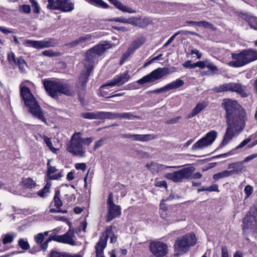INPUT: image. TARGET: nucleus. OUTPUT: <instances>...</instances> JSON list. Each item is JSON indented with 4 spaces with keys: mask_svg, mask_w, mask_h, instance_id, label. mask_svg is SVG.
Here are the masks:
<instances>
[{
    "mask_svg": "<svg viewBox=\"0 0 257 257\" xmlns=\"http://www.w3.org/2000/svg\"><path fill=\"white\" fill-rule=\"evenodd\" d=\"M61 0H48L47 8L49 10H60Z\"/></svg>",
    "mask_w": 257,
    "mask_h": 257,
    "instance_id": "nucleus-31",
    "label": "nucleus"
},
{
    "mask_svg": "<svg viewBox=\"0 0 257 257\" xmlns=\"http://www.w3.org/2000/svg\"><path fill=\"white\" fill-rule=\"evenodd\" d=\"M230 172L228 170H224L221 172L215 174L213 176V178L215 180H218L220 179L230 176Z\"/></svg>",
    "mask_w": 257,
    "mask_h": 257,
    "instance_id": "nucleus-36",
    "label": "nucleus"
},
{
    "mask_svg": "<svg viewBox=\"0 0 257 257\" xmlns=\"http://www.w3.org/2000/svg\"><path fill=\"white\" fill-rule=\"evenodd\" d=\"M75 167L76 169L77 170H81L83 172L86 170V166L85 163H76L75 165Z\"/></svg>",
    "mask_w": 257,
    "mask_h": 257,
    "instance_id": "nucleus-60",
    "label": "nucleus"
},
{
    "mask_svg": "<svg viewBox=\"0 0 257 257\" xmlns=\"http://www.w3.org/2000/svg\"><path fill=\"white\" fill-rule=\"evenodd\" d=\"M51 240H53V235L50 236L46 241L43 243H41V247L45 251L48 247V243Z\"/></svg>",
    "mask_w": 257,
    "mask_h": 257,
    "instance_id": "nucleus-51",
    "label": "nucleus"
},
{
    "mask_svg": "<svg viewBox=\"0 0 257 257\" xmlns=\"http://www.w3.org/2000/svg\"><path fill=\"white\" fill-rule=\"evenodd\" d=\"M253 138V135L249 136L247 138L244 140L242 142H241L237 146H236L233 150L230 151L229 152L221 154L220 156H228L230 155H232L234 154L233 152L234 150H237L239 149H241L245 147L248 143L250 142V141Z\"/></svg>",
    "mask_w": 257,
    "mask_h": 257,
    "instance_id": "nucleus-25",
    "label": "nucleus"
},
{
    "mask_svg": "<svg viewBox=\"0 0 257 257\" xmlns=\"http://www.w3.org/2000/svg\"><path fill=\"white\" fill-rule=\"evenodd\" d=\"M50 257H82L80 254H71L69 252L57 251H52L50 253Z\"/></svg>",
    "mask_w": 257,
    "mask_h": 257,
    "instance_id": "nucleus-26",
    "label": "nucleus"
},
{
    "mask_svg": "<svg viewBox=\"0 0 257 257\" xmlns=\"http://www.w3.org/2000/svg\"><path fill=\"white\" fill-rule=\"evenodd\" d=\"M257 157V153L250 155L242 161L243 163L248 162Z\"/></svg>",
    "mask_w": 257,
    "mask_h": 257,
    "instance_id": "nucleus-63",
    "label": "nucleus"
},
{
    "mask_svg": "<svg viewBox=\"0 0 257 257\" xmlns=\"http://www.w3.org/2000/svg\"><path fill=\"white\" fill-rule=\"evenodd\" d=\"M246 21L251 28L257 30V18L254 17H249L247 18Z\"/></svg>",
    "mask_w": 257,
    "mask_h": 257,
    "instance_id": "nucleus-39",
    "label": "nucleus"
},
{
    "mask_svg": "<svg viewBox=\"0 0 257 257\" xmlns=\"http://www.w3.org/2000/svg\"><path fill=\"white\" fill-rule=\"evenodd\" d=\"M43 85L47 94L54 99H58L62 94L67 96L73 94L69 84L58 80H45Z\"/></svg>",
    "mask_w": 257,
    "mask_h": 257,
    "instance_id": "nucleus-2",
    "label": "nucleus"
},
{
    "mask_svg": "<svg viewBox=\"0 0 257 257\" xmlns=\"http://www.w3.org/2000/svg\"><path fill=\"white\" fill-rule=\"evenodd\" d=\"M157 138V136L153 134L148 135H139L134 134L133 141L147 142L154 140Z\"/></svg>",
    "mask_w": 257,
    "mask_h": 257,
    "instance_id": "nucleus-23",
    "label": "nucleus"
},
{
    "mask_svg": "<svg viewBox=\"0 0 257 257\" xmlns=\"http://www.w3.org/2000/svg\"><path fill=\"white\" fill-rule=\"evenodd\" d=\"M30 3L33 12L37 14H39L40 12V8L38 3L35 0H31Z\"/></svg>",
    "mask_w": 257,
    "mask_h": 257,
    "instance_id": "nucleus-44",
    "label": "nucleus"
},
{
    "mask_svg": "<svg viewBox=\"0 0 257 257\" xmlns=\"http://www.w3.org/2000/svg\"><path fill=\"white\" fill-rule=\"evenodd\" d=\"M206 68L209 69L212 72L215 73L218 71L217 68L212 63L208 60Z\"/></svg>",
    "mask_w": 257,
    "mask_h": 257,
    "instance_id": "nucleus-52",
    "label": "nucleus"
},
{
    "mask_svg": "<svg viewBox=\"0 0 257 257\" xmlns=\"http://www.w3.org/2000/svg\"><path fill=\"white\" fill-rule=\"evenodd\" d=\"M18 245L24 251L27 250L30 248L27 239L20 238L18 241Z\"/></svg>",
    "mask_w": 257,
    "mask_h": 257,
    "instance_id": "nucleus-38",
    "label": "nucleus"
},
{
    "mask_svg": "<svg viewBox=\"0 0 257 257\" xmlns=\"http://www.w3.org/2000/svg\"><path fill=\"white\" fill-rule=\"evenodd\" d=\"M130 78L129 71L127 70L123 73L115 76L112 79L107 81L105 84L101 85L100 87L104 88L106 86L112 87L117 85H122L127 82Z\"/></svg>",
    "mask_w": 257,
    "mask_h": 257,
    "instance_id": "nucleus-13",
    "label": "nucleus"
},
{
    "mask_svg": "<svg viewBox=\"0 0 257 257\" xmlns=\"http://www.w3.org/2000/svg\"><path fill=\"white\" fill-rule=\"evenodd\" d=\"M89 3L99 6L102 8L107 9L109 6L102 0H86Z\"/></svg>",
    "mask_w": 257,
    "mask_h": 257,
    "instance_id": "nucleus-37",
    "label": "nucleus"
},
{
    "mask_svg": "<svg viewBox=\"0 0 257 257\" xmlns=\"http://www.w3.org/2000/svg\"><path fill=\"white\" fill-rule=\"evenodd\" d=\"M116 8L122 11L123 12H126L130 14H133L136 13V11L135 10H132L131 8H128V7L123 5L121 3H120L118 4Z\"/></svg>",
    "mask_w": 257,
    "mask_h": 257,
    "instance_id": "nucleus-40",
    "label": "nucleus"
},
{
    "mask_svg": "<svg viewBox=\"0 0 257 257\" xmlns=\"http://www.w3.org/2000/svg\"><path fill=\"white\" fill-rule=\"evenodd\" d=\"M195 170L193 167L185 168L173 173H166L165 175V177L176 183L180 182L184 179H190Z\"/></svg>",
    "mask_w": 257,
    "mask_h": 257,
    "instance_id": "nucleus-10",
    "label": "nucleus"
},
{
    "mask_svg": "<svg viewBox=\"0 0 257 257\" xmlns=\"http://www.w3.org/2000/svg\"><path fill=\"white\" fill-rule=\"evenodd\" d=\"M222 106L225 110L227 126L223 139L219 145L220 147L227 145L234 136L242 132L247 120L245 109L236 100L224 99Z\"/></svg>",
    "mask_w": 257,
    "mask_h": 257,
    "instance_id": "nucleus-1",
    "label": "nucleus"
},
{
    "mask_svg": "<svg viewBox=\"0 0 257 257\" xmlns=\"http://www.w3.org/2000/svg\"><path fill=\"white\" fill-rule=\"evenodd\" d=\"M75 237L74 230L69 229L63 235H53V240L71 245H78L79 243L75 241Z\"/></svg>",
    "mask_w": 257,
    "mask_h": 257,
    "instance_id": "nucleus-14",
    "label": "nucleus"
},
{
    "mask_svg": "<svg viewBox=\"0 0 257 257\" xmlns=\"http://www.w3.org/2000/svg\"><path fill=\"white\" fill-rule=\"evenodd\" d=\"M107 236L103 238L101 240H99L95 246L96 250V257H104L103 255V250L107 244Z\"/></svg>",
    "mask_w": 257,
    "mask_h": 257,
    "instance_id": "nucleus-17",
    "label": "nucleus"
},
{
    "mask_svg": "<svg viewBox=\"0 0 257 257\" xmlns=\"http://www.w3.org/2000/svg\"><path fill=\"white\" fill-rule=\"evenodd\" d=\"M217 133L211 131L205 136L196 142L192 146V150H202L211 145L217 137Z\"/></svg>",
    "mask_w": 257,
    "mask_h": 257,
    "instance_id": "nucleus-11",
    "label": "nucleus"
},
{
    "mask_svg": "<svg viewBox=\"0 0 257 257\" xmlns=\"http://www.w3.org/2000/svg\"><path fill=\"white\" fill-rule=\"evenodd\" d=\"M25 44L29 45L37 49H42L45 48L54 47L56 45V43L52 39H44L41 41L27 40L25 42Z\"/></svg>",
    "mask_w": 257,
    "mask_h": 257,
    "instance_id": "nucleus-16",
    "label": "nucleus"
},
{
    "mask_svg": "<svg viewBox=\"0 0 257 257\" xmlns=\"http://www.w3.org/2000/svg\"><path fill=\"white\" fill-rule=\"evenodd\" d=\"M233 60L228 65L233 67H240L257 60V51L253 49H244L239 53H232Z\"/></svg>",
    "mask_w": 257,
    "mask_h": 257,
    "instance_id": "nucleus-4",
    "label": "nucleus"
},
{
    "mask_svg": "<svg viewBox=\"0 0 257 257\" xmlns=\"http://www.w3.org/2000/svg\"><path fill=\"white\" fill-rule=\"evenodd\" d=\"M80 133H76L71 138V141L67 145V150L73 155L84 157L85 150L82 144Z\"/></svg>",
    "mask_w": 257,
    "mask_h": 257,
    "instance_id": "nucleus-6",
    "label": "nucleus"
},
{
    "mask_svg": "<svg viewBox=\"0 0 257 257\" xmlns=\"http://www.w3.org/2000/svg\"><path fill=\"white\" fill-rule=\"evenodd\" d=\"M14 239V236L9 234H6L3 238V242L4 244H7L11 242Z\"/></svg>",
    "mask_w": 257,
    "mask_h": 257,
    "instance_id": "nucleus-48",
    "label": "nucleus"
},
{
    "mask_svg": "<svg viewBox=\"0 0 257 257\" xmlns=\"http://www.w3.org/2000/svg\"><path fill=\"white\" fill-rule=\"evenodd\" d=\"M140 20V18H133L128 19L127 24H131L136 26H139L138 21Z\"/></svg>",
    "mask_w": 257,
    "mask_h": 257,
    "instance_id": "nucleus-54",
    "label": "nucleus"
},
{
    "mask_svg": "<svg viewBox=\"0 0 257 257\" xmlns=\"http://www.w3.org/2000/svg\"><path fill=\"white\" fill-rule=\"evenodd\" d=\"M102 119H114L116 118L120 119V113H115L111 112L102 111Z\"/></svg>",
    "mask_w": 257,
    "mask_h": 257,
    "instance_id": "nucleus-33",
    "label": "nucleus"
},
{
    "mask_svg": "<svg viewBox=\"0 0 257 257\" xmlns=\"http://www.w3.org/2000/svg\"><path fill=\"white\" fill-rule=\"evenodd\" d=\"M184 84V81L180 79H178L175 81L172 82L170 83H169L166 85L167 91L177 89L181 86H182Z\"/></svg>",
    "mask_w": 257,
    "mask_h": 257,
    "instance_id": "nucleus-29",
    "label": "nucleus"
},
{
    "mask_svg": "<svg viewBox=\"0 0 257 257\" xmlns=\"http://www.w3.org/2000/svg\"><path fill=\"white\" fill-rule=\"evenodd\" d=\"M112 233V227L109 226L107 227L105 231L102 233V236L100 237L99 240H101V239L104 238L106 236H107V240L109 238V235L110 234Z\"/></svg>",
    "mask_w": 257,
    "mask_h": 257,
    "instance_id": "nucleus-50",
    "label": "nucleus"
},
{
    "mask_svg": "<svg viewBox=\"0 0 257 257\" xmlns=\"http://www.w3.org/2000/svg\"><path fill=\"white\" fill-rule=\"evenodd\" d=\"M35 240L37 243H41L44 239V235L42 233H39L36 235L34 237Z\"/></svg>",
    "mask_w": 257,
    "mask_h": 257,
    "instance_id": "nucleus-49",
    "label": "nucleus"
},
{
    "mask_svg": "<svg viewBox=\"0 0 257 257\" xmlns=\"http://www.w3.org/2000/svg\"><path fill=\"white\" fill-rule=\"evenodd\" d=\"M17 66L21 73H25L26 72L28 66L27 63L24 59L21 58L17 59Z\"/></svg>",
    "mask_w": 257,
    "mask_h": 257,
    "instance_id": "nucleus-35",
    "label": "nucleus"
},
{
    "mask_svg": "<svg viewBox=\"0 0 257 257\" xmlns=\"http://www.w3.org/2000/svg\"><path fill=\"white\" fill-rule=\"evenodd\" d=\"M145 42V39L144 37L140 38L134 41L127 49L128 52H133L139 48Z\"/></svg>",
    "mask_w": 257,
    "mask_h": 257,
    "instance_id": "nucleus-27",
    "label": "nucleus"
},
{
    "mask_svg": "<svg viewBox=\"0 0 257 257\" xmlns=\"http://www.w3.org/2000/svg\"><path fill=\"white\" fill-rule=\"evenodd\" d=\"M253 221L255 222V218L250 213H247L242 219V229L245 230L251 228L253 225Z\"/></svg>",
    "mask_w": 257,
    "mask_h": 257,
    "instance_id": "nucleus-19",
    "label": "nucleus"
},
{
    "mask_svg": "<svg viewBox=\"0 0 257 257\" xmlns=\"http://www.w3.org/2000/svg\"><path fill=\"white\" fill-rule=\"evenodd\" d=\"M208 105V102L206 101H200L196 104L195 108L193 109L191 113L188 114V118H191L202 110H203Z\"/></svg>",
    "mask_w": 257,
    "mask_h": 257,
    "instance_id": "nucleus-22",
    "label": "nucleus"
},
{
    "mask_svg": "<svg viewBox=\"0 0 257 257\" xmlns=\"http://www.w3.org/2000/svg\"><path fill=\"white\" fill-rule=\"evenodd\" d=\"M172 72L168 68L163 67L158 68L151 73L147 75L142 78L139 79L137 82L141 85L144 84L146 83L154 82L155 81L161 79L164 76H167Z\"/></svg>",
    "mask_w": 257,
    "mask_h": 257,
    "instance_id": "nucleus-9",
    "label": "nucleus"
},
{
    "mask_svg": "<svg viewBox=\"0 0 257 257\" xmlns=\"http://www.w3.org/2000/svg\"><path fill=\"white\" fill-rule=\"evenodd\" d=\"M62 176L63 175L62 174V172H60L54 175L51 174L50 175H48L47 177L49 180H58L61 178Z\"/></svg>",
    "mask_w": 257,
    "mask_h": 257,
    "instance_id": "nucleus-56",
    "label": "nucleus"
},
{
    "mask_svg": "<svg viewBox=\"0 0 257 257\" xmlns=\"http://www.w3.org/2000/svg\"><path fill=\"white\" fill-rule=\"evenodd\" d=\"M8 59L9 62L10 64H15L16 63V59H15V55L13 52H10L8 53Z\"/></svg>",
    "mask_w": 257,
    "mask_h": 257,
    "instance_id": "nucleus-53",
    "label": "nucleus"
},
{
    "mask_svg": "<svg viewBox=\"0 0 257 257\" xmlns=\"http://www.w3.org/2000/svg\"><path fill=\"white\" fill-rule=\"evenodd\" d=\"M150 247L152 253L157 257L165 255L168 251L167 244L161 241L151 243Z\"/></svg>",
    "mask_w": 257,
    "mask_h": 257,
    "instance_id": "nucleus-15",
    "label": "nucleus"
},
{
    "mask_svg": "<svg viewBox=\"0 0 257 257\" xmlns=\"http://www.w3.org/2000/svg\"><path fill=\"white\" fill-rule=\"evenodd\" d=\"M49 192V191H48L47 190H45L43 188L42 189L40 190L37 192V194L38 196L41 197H45L47 196V194Z\"/></svg>",
    "mask_w": 257,
    "mask_h": 257,
    "instance_id": "nucleus-64",
    "label": "nucleus"
},
{
    "mask_svg": "<svg viewBox=\"0 0 257 257\" xmlns=\"http://www.w3.org/2000/svg\"><path fill=\"white\" fill-rule=\"evenodd\" d=\"M60 191L57 190L53 198V202L54 203V206L56 208H60L63 205V202L60 199Z\"/></svg>",
    "mask_w": 257,
    "mask_h": 257,
    "instance_id": "nucleus-32",
    "label": "nucleus"
},
{
    "mask_svg": "<svg viewBox=\"0 0 257 257\" xmlns=\"http://www.w3.org/2000/svg\"><path fill=\"white\" fill-rule=\"evenodd\" d=\"M199 27H203L204 28H209L213 29V25L207 21H199Z\"/></svg>",
    "mask_w": 257,
    "mask_h": 257,
    "instance_id": "nucleus-47",
    "label": "nucleus"
},
{
    "mask_svg": "<svg viewBox=\"0 0 257 257\" xmlns=\"http://www.w3.org/2000/svg\"><path fill=\"white\" fill-rule=\"evenodd\" d=\"M60 10L64 12L72 11L74 9V4L69 0H61Z\"/></svg>",
    "mask_w": 257,
    "mask_h": 257,
    "instance_id": "nucleus-24",
    "label": "nucleus"
},
{
    "mask_svg": "<svg viewBox=\"0 0 257 257\" xmlns=\"http://www.w3.org/2000/svg\"><path fill=\"white\" fill-rule=\"evenodd\" d=\"M20 11L26 14H29L31 12V8L29 5H24L20 7Z\"/></svg>",
    "mask_w": 257,
    "mask_h": 257,
    "instance_id": "nucleus-58",
    "label": "nucleus"
},
{
    "mask_svg": "<svg viewBox=\"0 0 257 257\" xmlns=\"http://www.w3.org/2000/svg\"><path fill=\"white\" fill-rule=\"evenodd\" d=\"M244 192L246 195L245 199H246L253 193L252 187L249 185L246 186L244 188Z\"/></svg>",
    "mask_w": 257,
    "mask_h": 257,
    "instance_id": "nucleus-46",
    "label": "nucleus"
},
{
    "mask_svg": "<svg viewBox=\"0 0 257 257\" xmlns=\"http://www.w3.org/2000/svg\"><path fill=\"white\" fill-rule=\"evenodd\" d=\"M20 93L25 104L29 107V111L38 119L43 121H46L41 107L29 88L26 86L21 87Z\"/></svg>",
    "mask_w": 257,
    "mask_h": 257,
    "instance_id": "nucleus-3",
    "label": "nucleus"
},
{
    "mask_svg": "<svg viewBox=\"0 0 257 257\" xmlns=\"http://www.w3.org/2000/svg\"><path fill=\"white\" fill-rule=\"evenodd\" d=\"M21 183L23 186L28 188H32L36 186L35 182L30 178H24Z\"/></svg>",
    "mask_w": 257,
    "mask_h": 257,
    "instance_id": "nucleus-34",
    "label": "nucleus"
},
{
    "mask_svg": "<svg viewBox=\"0 0 257 257\" xmlns=\"http://www.w3.org/2000/svg\"><path fill=\"white\" fill-rule=\"evenodd\" d=\"M86 72H82L81 74V76L79 77L80 82H81V86L83 88L85 87L86 85L88 78L90 74L92 71V67L89 66L87 69H85Z\"/></svg>",
    "mask_w": 257,
    "mask_h": 257,
    "instance_id": "nucleus-28",
    "label": "nucleus"
},
{
    "mask_svg": "<svg viewBox=\"0 0 257 257\" xmlns=\"http://www.w3.org/2000/svg\"><path fill=\"white\" fill-rule=\"evenodd\" d=\"M221 257H229L228 249L226 246L221 247Z\"/></svg>",
    "mask_w": 257,
    "mask_h": 257,
    "instance_id": "nucleus-62",
    "label": "nucleus"
},
{
    "mask_svg": "<svg viewBox=\"0 0 257 257\" xmlns=\"http://www.w3.org/2000/svg\"><path fill=\"white\" fill-rule=\"evenodd\" d=\"M107 204L108 213L106 221L109 222L113 218L119 216L121 214V211L120 206L115 204L113 202V197L112 192L109 193Z\"/></svg>",
    "mask_w": 257,
    "mask_h": 257,
    "instance_id": "nucleus-12",
    "label": "nucleus"
},
{
    "mask_svg": "<svg viewBox=\"0 0 257 257\" xmlns=\"http://www.w3.org/2000/svg\"><path fill=\"white\" fill-rule=\"evenodd\" d=\"M43 140L44 142L47 145V147L50 149V150L53 153H55L57 151V149L53 147V144L51 142L50 139L44 136L43 137Z\"/></svg>",
    "mask_w": 257,
    "mask_h": 257,
    "instance_id": "nucleus-42",
    "label": "nucleus"
},
{
    "mask_svg": "<svg viewBox=\"0 0 257 257\" xmlns=\"http://www.w3.org/2000/svg\"><path fill=\"white\" fill-rule=\"evenodd\" d=\"M42 54L48 57H56L60 55L59 52H54L52 50H47L42 52Z\"/></svg>",
    "mask_w": 257,
    "mask_h": 257,
    "instance_id": "nucleus-45",
    "label": "nucleus"
},
{
    "mask_svg": "<svg viewBox=\"0 0 257 257\" xmlns=\"http://www.w3.org/2000/svg\"><path fill=\"white\" fill-rule=\"evenodd\" d=\"M136 116L131 112L120 113V119H126L128 120H133Z\"/></svg>",
    "mask_w": 257,
    "mask_h": 257,
    "instance_id": "nucleus-43",
    "label": "nucleus"
},
{
    "mask_svg": "<svg viewBox=\"0 0 257 257\" xmlns=\"http://www.w3.org/2000/svg\"><path fill=\"white\" fill-rule=\"evenodd\" d=\"M183 66L186 68L192 69L195 68V63H191V61H187L183 64Z\"/></svg>",
    "mask_w": 257,
    "mask_h": 257,
    "instance_id": "nucleus-61",
    "label": "nucleus"
},
{
    "mask_svg": "<svg viewBox=\"0 0 257 257\" xmlns=\"http://www.w3.org/2000/svg\"><path fill=\"white\" fill-rule=\"evenodd\" d=\"M196 242L194 234H187L181 237L178 238L174 245L176 251L185 253L188 251L191 246H193Z\"/></svg>",
    "mask_w": 257,
    "mask_h": 257,
    "instance_id": "nucleus-7",
    "label": "nucleus"
},
{
    "mask_svg": "<svg viewBox=\"0 0 257 257\" xmlns=\"http://www.w3.org/2000/svg\"><path fill=\"white\" fill-rule=\"evenodd\" d=\"M161 217L167 221V223L170 224L174 222L176 220L171 215L168 210L160 211Z\"/></svg>",
    "mask_w": 257,
    "mask_h": 257,
    "instance_id": "nucleus-30",
    "label": "nucleus"
},
{
    "mask_svg": "<svg viewBox=\"0 0 257 257\" xmlns=\"http://www.w3.org/2000/svg\"><path fill=\"white\" fill-rule=\"evenodd\" d=\"M214 91L220 93L224 91L234 92L239 94L242 97L248 96L246 87L239 82H231L224 83L214 88Z\"/></svg>",
    "mask_w": 257,
    "mask_h": 257,
    "instance_id": "nucleus-8",
    "label": "nucleus"
},
{
    "mask_svg": "<svg viewBox=\"0 0 257 257\" xmlns=\"http://www.w3.org/2000/svg\"><path fill=\"white\" fill-rule=\"evenodd\" d=\"M91 35L90 34H87L85 36L80 37L77 40L67 44L66 46L70 48H73L78 45L83 46L86 41L91 39Z\"/></svg>",
    "mask_w": 257,
    "mask_h": 257,
    "instance_id": "nucleus-18",
    "label": "nucleus"
},
{
    "mask_svg": "<svg viewBox=\"0 0 257 257\" xmlns=\"http://www.w3.org/2000/svg\"><path fill=\"white\" fill-rule=\"evenodd\" d=\"M110 47V44L104 42L101 44L97 45L88 50L86 53L84 68L87 69L89 66H91L92 70L94 63L98 58L100 57L106 49Z\"/></svg>",
    "mask_w": 257,
    "mask_h": 257,
    "instance_id": "nucleus-5",
    "label": "nucleus"
},
{
    "mask_svg": "<svg viewBox=\"0 0 257 257\" xmlns=\"http://www.w3.org/2000/svg\"><path fill=\"white\" fill-rule=\"evenodd\" d=\"M243 164L244 163L242 161H240L229 164L228 168L232 169L231 170L229 171L230 172V175H231L234 174H237L242 172V171L245 168V167L243 166Z\"/></svg>",
    "mask_w": 257,
    "mask_h": 257,
    "instance_id": "nucleus-20",
    "label": "nucleus"
},
{
    "mask_svg": "<svg viewBox=\"0 0 257 257\" xmlns=\"http://www.w3.org/2000/svg\"><path fill=\"white\" fill-rule=\"evenodd\" d=\"M80 116L89 119H102V111H99L82 112Z\"/></svg>",
    "mask_w": 257,
    "mask_h": 257,
    "instance_id": "nucleus-21",
    "label": "nucleus"
},
{
    "mask_svg": "<svg viewBox=\"0 0 257 257\" xmlns=\"http://www.w3.org/2000/svg\"><path fill=\"white\" fill-rule=\"evenodd\" d=\"M180 32H177L173 36H172L163 45V48H165L167 47L175 38V37L179 34Z\"/></svg>",
    "mask_w": 257,
    "mask_h": 257,
    "instance_id": "nucleus-55",
    "label": "nucleus"
},
{
    "mask_svg": "<svg viewBox=\"0 0 257 257\" xmlns=\"http://www.w3.org/2000/svg\"><path fill=\"white\" fill-rule=\"evenodd\" d=\"M116 8L122 11L123 12H126L130 14H133L136 13V11L135 10H132L131 8H128V7L123 5L121 3H120L118 4Z\"/></svg>",
    "mask_w": 257,
    "mask_h": 257,
    "instance_id": "nucleus-41",
    "label": "nucleus"
},
{
    "mask_svg": "<svg viewBox=\"0 0 257 257\" xmlns=\"http://www.w3.org/2000/svg\"><path fill=\"white\" fill-rule=\"evenodd\" d=\"M208 60L204 61H198L195 63V67H198L200 68L204 69L206 67Z\"/></svg>",
    "mask_w": 257,
    "mask_h": 257,
    "instance_id": "nucleus-57",
    "label": "nucleus"
},
{
    "mask_svg": "<svg viewBox=\"0 0 257 257\" xmlns=\"http://www.w3.org/2000/svg\"><path fill=\"white\" fill-rule=\"evenodd\" d=\"M111 21H115L116 22H120V23H124V24H127L128 19H125L123 17H121L114 18L111 19Z\"/></svg>",
    "mask_w": 257,
    "mask_h": 257,
    "instance_id": "nucleus-59",
    "label": "nucleus"
}]
</instances>
